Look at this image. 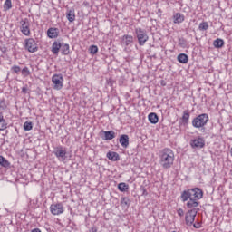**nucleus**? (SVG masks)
Listing matches in <instances>:
<instances>
[{"instance_id": "obj_28", "label": "nucleus", "mask_w": 232, "mask_h": 232, "mask_svg": "<svg viewBox=\"0 0 232 232\" xmlns=\"http://www.w3.org/2000/svg\"><path fill=\"white\" fill-rule=\"evenodd\" d=\"M178 44L181 48H188V41L184 38H179Z\"/></svg>"}, {"instance_id": "obj_34", "label": "nucleus", "mask_w": 232, "mask_h": 232, "mask_svg": "<svg viewBox=\"0 0 232 232\" xmlns=\"http://www.w3.org/2000/svg\"><path fill=\"white\" fill-rule=\"evenodd\" d=\"M4 8H6V10H10V8H12V0H5L4 4Z\"/></svg>"}, {"instance_id": "obj_16", "label": "nucleus", "mask_w": 232, "mask_h": 232, "mask_svg": "<svg viewBox=\"0 0 232 232\" xmlns=\"http://www.w3.org/2000/svg\"><path fill=\"white\" fill-rule=\"evenodd\" d=\"M66 18L69 21V23H73V21H75V9L72 8L67 10Z\"/></svg>"}, {"instance_id": "obj_19", "label": "nucleus", "mask_w": 232, "mask_h": 232, "mask_svg": "<svg viewBox=\"0 0 232 232\" xmlns=\"http://www.w3.org/2000/svg\"><path fill=\"white\" fill-rule=\"evenodd\" d=\"M122 43L125 46H130V44H133V36L130 34H125L122 36Z\"/></svg>"}, {"instance_id": "obj_37", "label": "nucleus", "mask_w": 232, "mask_h": 232, "mask_svg": "<svg viewBox=\"0 0 232 232\" xmlns=\"http://www.w3.org/2000/svg\"><path fill=\"white\" fill-rule=\"evenodd\" d=\"M178 215H179V217H184V210L182 208H179Z\"/></svg>"}, {"instance_id": "obj_21", "label": "nucleus", "mask_w": 232, "mask_h": 232, "mask_svg": "<svg viewBox=\"0 0 232 232\" xmlns=\"http://www.w3.org/2000/svg\"><path fill=\"white\" fill-rule=\"evenodd\" d=\"M63 45H61L60 42L55 41L52 45V52L54 55H57L59 53V50H61Z\"/></svg>"}, {"instance_id": "obj_32", "label": "nucleus", "mask_w": 232, "mask_h": 232, "mask_svg": "<svg viewBox=\"0 0 232 232\" xmlns=\"http://www.w3.org/2000/svg\"><path fill=\"white\" fill-rule=\"evenodd\" d=\"M89 52L90 53H92V55H95V53H97V52H99V47H97L96 45H92L89 48Z\"/></svg>"}, {"instance_id": "obj_31", "label": "nucleus", "mask_w": 232, "mask_h": 232, "mask_svg": "<svg viewBox=\"0 0 232 232\" xmlns=\"http://www.w3.org/2000/svg\"><path fill=\"white\" fill-rule=\"evenodd\" d=\"M121 206L125 208V206L129 207L130 206V198H122L121 200Z\"/></svg>"}, {"instance_id": "obj_17", "label": "nucleus", "mask_w": 232, "mask_h": 232, "mask_svg": "<svg viewBox=\"0 0 232 232\" xmlns=\"http://www.w3.org/2000/svg\"><path fill=\"white\" fill-rule=\"evenodd\" d=\"M173 19H174V23L175 24H180V23H184V14H182L181 13H176L173 15Z\"/></svg>"}, {"instance_id": "obj_1", "label": "nucleus", "mask_w": 232, "mask_h": 232, "mask_svg": "<svg viewBox=\"0 0 232 232\" xmlns=\"http://www.w3.org/2000/svg\"><path fill=\"white\" fill-rule=\"evenodd\" d=\"M202 197H204V191L199 188H194L184 190L181 193L180 198L182 202H187V208H188V209H193V208H198V200H200Z\"/></svg>"}, {"instance_id": "obj_24", "label": "nucleus", "mask_w": 232, "mask_h": 232, "mask_svg": "<svg viewBox=\"0 0 232 232\" xmlns=\"http://www.w3.org/2000/svg\"><path fill=\"white\" fill-rule=\"evenodd\" d=\"M213 44L215 48H222L224 46V40L218 38L213 42Z\"/></svg>"}, {"instance_id": "obj_12", "label": "nucleus", "mask_w": 232, "mask_h": 232, "mask_svg": "<svg viewBox=\"0 0 232 232\" xmlns=\"http://www.w3.org/2000/svg\"><path fill=\"white\" fill-rule=\"evenodd\" d=\"M54 155L59 160H62V162H63V160H66V150L63 147H58L54 150Z\"/></svg>"}, {"instance_id": "obj_15", "label": "nucleus", "mask_w": 232, "mask_h": 232, "mask_svg": "<svg viewBox=\"0 0 232 232\" xmlns=\"http://www.w3.org/2000/svg\"><path fill=\"white\" fill-rule=\"evenodd\" d=\"M189 117H190L189 111H184L183 115L180 118L181 124L183 126H188V124H189Z\"/></svg>"}, {"instance_id": "obj_35", "label": "nucleus", "mask_w": 232, "mask_h": 232, "mask_svg": "<svg viewBox=\"0 0 232 232\" xmlns=\"http://www.w3.org/2000/svg\"><path fill=\"white\" fill-rule=\"evenodd\" d=\"M22 75H24V77H28V75H30V69H28V67H24L22 70Z\"/></svg>"}, {"instance_id": "obj_41", "label": "nucleus", "mask_w": 232, "mask_h": 232, "mask_svg": "<svg viewBox=\"0 0 232 232\" xmlns=\"http://www.w3.org/2000/svg\"><path fill=\"white\" fill-rule=\"evenodd\" d=\"M31 232H41V229H39V228H34V229H33Z\"/></svg>"}, {"instance_id": "obj_6", "label": "nucleus", "mask_w": 232, "mask_h": 232, "mask_svg": "<svg viewBox=\"0 0 232 232\" xmlns=\"http://www.w3.org/2000/svg\"><path fill=\"white\" fill-rule=\"evenodd\" d=\"M25 50L30 52V53H34V52H37V44L34 38L25 39Z\"/></svg>"}, {"instance_id": "obj_4", "label": "nucleus", "mask_w": 232, "mask_h": 232, "mask_svg": "<svg viewBox=\"0 0 232 232\" xmlns=\"http://www.w3.org/2000/svg\"><path fill=\"white\" fill-rule=\"evenodd\" d=\"M135 34L140 46H144V44L148 43V39H150V36H148V33H146V30L140 27L135 29Z\"/></svg>"}, {"instance_id": "obj_29", "label": "nucleus", "mask_w": 232, "mask_h": 232, "mask_svg": "<svg viewBox=\"0 0 232 232\" xmlns=\"http://www.w3.org/2000/svg\"><path fill=\"white\" fill-rule=\"evenodd\" d=\"M34 128V125L32 123V121H25L24 123V130L25 131H30V130H32Z\"/></svg>"}, {"instance_id": "obj_22", "label": "nucleus", "mask_w": 232, "mask_h": 232, "mask_svg": "<svg viewBox=\"0 0 232 232\" xmlns=\"http://www.w3.org/2000/svg\"><path fill=\"white\" fill-rule=\"evenodd\" d=\"M149 121L150 124H157L159 122V116L155 112H151L149 114Z\"/></svg>"}, {"instance_id": "obj_2", "label": "nucleus", "mask_w": 232, "mask_h": 232, "mask_svg": "<svg viewBox=\"0 0 232 232\" xmlns=\"http://www.w3.org/2000/svg\"><path fill=\"white\" fill-rule=\"evenodd\" d=\"M160 164L163 169H169L175 162V152L169 148H165L160 152Z\"/></svg>"}, {"instance_id": "obj_25", "label": "nucleus", "mask_w": 232, "mask_h": 232, "mask_svg": "<svg viewBox=\"0 0 232 232\" xmlns=\"http://www.w3.org/2000/svg\"><path fill=\"white\" fill-rule=\"evenodd\" d=\"M62 53L63 55L70 54V45L68 44H65L62 46Z\"/></svg>"}, {"instance_id": "obj_36", "label": "nucleus", "mask_w": 232, "mask_h": 232, "mask_svg": "<svg viewBox=\"0 0 232 232\" xmlns=\"http://www.w3.org/2000/svg\"><path fill=\"white\" fill-rule=\"evenodd\" d=\"M11 70H13V72L14 73H19V72H21V67L17 66V65H14Z\"/></svg>"}, {"instance_id": "obj_11", "label": "nucleus", "mask_w": 232, "mask_h": 232, "mask_svg": "<svg viewBox=\"0 0 232 232\" xmlns=\"http://www.w3.org/2000/svg\"><path fill=\"white\" fill-rule=\"evenodd\" d=\"M101 137L103 140H113L117 137V133L114 130H102Z\"/></svg>"}, {"instance_id": "obj_26", "label": "nucleus", "mask_w": 232, "mask_h": 232, "mask_svg": "<svg viewBox=\"0 0 232 232\" xmlns=\"http://www.w3.org/2000/svg\"><path fill=\"white\" fill-rule=\"evenodd\" d=\"M0 166H3V168H8L10 167V162L6 160V158L0 156Z\"/></svg>"}, {"instance_id": "obj_27", "label": "nucleus", "mask_w": 232, "mask_h": 232, "mask_svg": "<svg viewBox=\"0 0 232 232\" xmlns=\"http://www.w3.org/2000/svg\"><path fill=\"white\" fill-rule=\"evenodd\" d=\"M208 28H209V24H208V22H202L198 25V30H200L201 32L208 30Z\"/></svg>"}, {"instance_id": "obj_23", "label": "nucleus", "mask_w": 232, "mask_h": 232, "mask_svg": "<svg viewBox=\"0 0 232 232\" xmlns=\"http://www.w3.org/2000/svg\"><path fill=\"white\" fill-rule=\"evenodd\" d=\"M8 123H6V120L3 116V113L0 112V130H6Z\"/></svg>"}, {"instance_id": "obj_9", "label": "nucleus", "mask_w": 232, "mask_h": 232, "mask_svg": "<svg viewBox=\"0 0 232 232\" xmlns=\"http://www.w3.org/2000/svg\"><path fill=\"white\" fill-rule=\"evenodd\" d=\"M195 217H197V210L191 209L187 212L185 217V222L187 226H193V222H195Z\"/></svg>"}, {"instance_id": "obj_20", "label": "nucleus", "mask_w": 232, "mask_h": 232, "mask_svg": "<svg viewBox=\"0 0 232 232\" xmlns=\"http://www.w3.org/2000/svg\"><path fill=\"white\" fill-rule=\"evenodd\" d=\"M178 61L181 64H188V62L189 61V56L186 53H180L178 55Z\"/></svg>"}, {"instance_id": "obj_7", "label": "nucleus", "mask_w": 232, "mask_h": 232, "mask_svg": "<svg viewBox=\"0 0 232 232\" xmlns=\"http://www.w3.org/2000/svg\"><path fill=\"white\" fill-rule=\"evenodd\" d=\"M21 27L20 30L22 32V34H24V35H25L26 37H30V22L28 21L27 18L22 20L20 22Z\"/></svg>"}, {"instance_id": "obj_3", "label": "nucleus", "mask_w": 232, "mask_h": 232, "mask_svg": "<svg viewBox=\"0 0 232 232\" xmlns=\"http://www.w3.org/2000/svg\"><path fill=\"white\" fill-rule=\"evenodd\" d=\"M208 122H209V115H208V113H202L192 120V126L193 128L201 130V131L204 133V131H206Z\"/></svg>"}, {"instance_id": "obj_13", "label": "nucleus", "mask_w": 232, "mask_h": 232, "mask_svg": "<svg viewBox=\"0 0 232 232\" xmlns=\"http://www.w3.org/2000/svg\"><path fill=\"white\" fill-rule=\"evenodd\" d=\"M119 142L122 148H128L130 146V136L127 134L121 135Z\"/></svg>"}, {"instance_id": "obj_30", "label": "nucleus", "mask_w": 232, "mask_h": 232, "mask_svg": "<svg viewBox=\"0 0 232 232\" xmlns=\"http://www.w3.org/2000/svg\"><path fill=\"white\" fill-rule=\"evenodd\" d=\"M118 189L119 191L124 192L126 189H129L128 184L121 182L118 185Z\"/></svg>"}, {"instance_id": "obj_38", "label": "nucleus", "mask_w": 232, "mask_h": 232, "mask_svg": "<svg viewBox=\"0 0 232 232\" xmlns=\"http://www.w3.org/2000/svg\"><path fill=\"white\" fill-rule=\"evenodd\" d=\"M193 227H195V229H200V227H202V225L200 223H195L193 224Z\"/></svg>"}, {"instance_id": "obj_18", "label": "nucleus", "mask_w": 232, "mask_h": 232, "mask_svg": "<svg viewBox=\"0 0 232 232\" xmlns=\"http://www.w3.org/2000/svg\"><path fill=\"white\" fill-rule=\"evenodd\" d=\"M107 159H109V160H112L113 162H117V160H120L121 157L117 152L109 151L107 153Z\"/></svg>"}, {"instance_id": "obj_40", "label": "nucleus", "mask_w": 232, "mask_h": 232, "mask_svg": "<svg viewBox=\"0 0 232 232\" xmlns=\"http://www.w3.org/2000/svg\"><path fill=\"white\" fill-rule=\"evenodd\" d=\"M26 92H28V88L23 87V88H22V92H23V93H26Z\"/></svg>"}, {"instance_id": "obj_5", "label": "nucleus", "mask_w": 232, "mask_h": 232, "mask_svg": "<svg viewBox=\"0 0 232 232\" xmlns=\"http://www.w3.org/2000/svg\"><path fill=\"white\" fill-rule=\"evenodd\" d=\"M63 82H64V78H63V74H54L52 77V82L53 84L54 90H63Z\"/></svg>"}, {"instance_id": "obj_8", "label": "nucleus", "mask_w": 232, "mask_h": 232, "mask_svg": "<svg viewBox=\"0 0 232 232\" xmlns=\"http://www.w3.org/2000/svg\"><path fill=\"white\" fill-rule=\"evenodd\" d=\"M190 146L191 148H197L198 150H200L206 146V140H204V138L198 137L190 140Z\"/></svg>"}, {"instance_id": "obj_14", "label": "nucleus", "mask_w": 232, "mask_h": 232, "mask_svg": "<svg viewBox=\"0 0 232 232\" xmlns=\"http://www.w3.org/2000/svg\"><path fill=\"white\" fill-rule=\"evenodd\" d=\"M47 37L49 39H57L59 37V29L51 27L47 30Z\"/></svg>"}, {"instance_id": "obj_39", "label": "nucleus", "mask_w": 232, "mask_h": 232, "mask_svg": "<svg viewBox=\"0 0 232 232\" xmlns=\"http://www.w3.org/2000/svg\"><path fill=\"white\" fill-rule=\"evenodd\" d=\"M89 232H97V227H92Z\"/></svg>"}, {"instance_id": "obj_10", "label": "nucleus", "mask_w": 232, "mask_h": 232, "mask_svg": "<svg viewBox=\"0 0 232 232\" xmlns=\"http://www.w3.org/2000/svg\"><path fill=\"white\" fill-rule=\"evenodd\" d=\"M50 211L52 215H62V213H64V207H63V203L52 204Z\"/></svg>"}, {"instance_id": "obj_33", "label": "nucleus", "mask_w": 232, "mask_h": 232, "mask_svg": "<svg viewBox=\"0 0 232 232\" xmlns=\"http://www.w3.org/2000/svg\"><path fill=\"white\" fill-rule=\"evenodd\" d=\"M6 103L5 102V98H3L2 100H0V110H2L3 111H6Z\"/></svg>"}]
</instances>
